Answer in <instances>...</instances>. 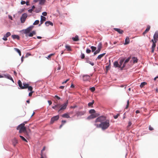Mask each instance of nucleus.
Returning a JSON list of instances; mask_svg holds the SVG:
<instances>
[{
	"label": "nucleus",
	"instance_id": "f257e3e1",
	"mask_svg": "<svg viewBox=\"0 0 158 158\" xmlns=\"http://www.w3.org/2000/svg\"><path fill=\"white\" fill-rule=\"evenodd\" d=\"M100 122L101 128L102 130H105L108 128L110 126V120L106 119V117L104 116H99L95 121V123Z\"/></svg>",
	"mask_w": 158,
	"mask_h": 158
},
{
	"label": "nucleus",
	"instance_id": "f03ea898",
	"mask_svg": "<svg viewBox=\"0 0 158 158\" xmlns=\"http://www.w3.org/2000/svg\"><path fill=\"white\" fill-rule=\"evenodd\" d=\"M17 129L19 130V133H21L23 132L27 133V131L26 130V128L24 126V123H21L17 127Z\"/></svg>",
	"mask_w": 158,
	"mask_h": 158
},
{
	"label": "nucleus",
	"instance_id": "7ed1b4c3",
	"mask_svg": "<svg viewBox=\"0 0 158 158\" xmlns=\"http://www.w3.org/2000/svg\"><path fill=\"white\" fill-rule=\"evenodd\" d=\"M34 26H31L27 27V29L23 30L22 31L23 33L25 34L26 36H27V35L30 33V31L32 30Z\"/></svg>",
	"mask_w": 158,
	"mask_h": 158
},
{
	"label": "nucleus",
	"instance_id": "20e7f679",
	"mask_svg": "<svg viewBox=\"0 0 158 158\" xmlns=\"http://www.w3.org/2000/svg\"><path fill=\"white\" fill-rule=\"evenodd\" d=\"M68 101L67 100L66 103H64L63 105L61 106V108H60L59 110H58V113H59L61 111L64 110H65L66 108V107L68 105Z\"/></svg>",
	"mask_w": 158,
	"mask_h": 158
},
{
	"label": "nucleus",
	"instance_id": "39448f33",
	"mask_svg": "<svg viewBox=\"0 0 158 158\" xmlns=\"http://www.w3.org/2000/svg\"><path fill=\"white\" fill-rule=\"evenodd\" d=\"M102 48V44L101 43H100L98 45V49H97V50H96L94 52V55H95L96 54L99 53L100 52Z\"/></svg>",
	"mask_w": 158,
	"mask_h": 158
},
{
	"label": "nucleus",
	"instance_id": "423d86ee",
	"mask_svg": "<svg viewBox=\"0 0 158 158\" xmlns=\"http://www.w3.org/2000/svg\"><path fill=\"white\" fill-rule=\"evenodd\" d=\"M59 116L58 115H57L51 118L50 121V123L52 124H53L55 121L59 119Z\"/></svg>",
	"mask_w": 158,
	"mask_h": 158
},
{
	"label": "nucleus",
	"instance_id": "0eeeda50",
	"mask_svg": "<svg viewBox=\"0 0 158 158\" xmlns=\"http://www.w3.org/2000/svg\"><path fill=\"white\" fill-rule=\"evenodd\" d=\"M27 17V15L26 13H24L23 14L20 19L22 23H24Z\"/></svg>",
	"mask_w": 158,
	"mask_h": 158
},
{
	"label": "nucleus",
	"instance_id": "6e6552de",
	"mask_svg": "<svg viewBox=\"0 0 158 158\" xmlns=\"http://www.w3.org/2000/svg\"><path fill=\"white\" fill-rule=\"evenodd\" d=\"M12 144L14 147H15L18 143V140L16 138H14L12 140Z\"/></svg>",
	"mask_w": 158,
	"mask_h": 158
},
{
	"label": "nucleus",
	"instance_id": "1a4fd4ad",
	"mask_svg": "<svg viewBox=\"0 0 158 158\" xmlns=\"http://www.w3.org/2000/svg\"><path fill=\"white\" fill-rule=\"evenodd\" d=\"M11 35L10 32H7L5 35H4L2 39L4 41H6L7 40V38L9 36Z\"/></svg>",
	"mask_w": 158,
	"mask_h": 158
},
{
	"label": "nucleus",
	"instance_id": "9d476101",
	"mask_svg": "<svg viewBox=\"0 0 158 158\" xmlns=\"http://www.w3.org/2000/svg\"><path fill=\"white\" fill-rule=\"evenodd\" d=\"M83 80L84 81H88L90 79V76L87 75H84L83 76Z\"/></svg>",
	"mask_w": 158,
	"mask_h": 158
},
{
	"label": "nucleus",
	"instance_id": "9b49d317",
	"mask_svg": "<svg viewBox=\"0 0 158 158\" xmlns=\"http://www.w3.org/2000/svg\"><path fill=\"white\" fill-rule=\"evenodd\" d=\"M46 20V18L45 17L43 16H41V20L40 21V23L39 24V26H41V25Z\"/></svg>",
	"mask_w": 158,
	"mask_h": 158
},
{
	"label": "nucleus",
	"instance_id": "f8f14e48",
	"mask_svg": "<svg viewBox=\"0 0 158 158\" xmlns=\"http://www.w3.org/2000/svg\"><path fill=\"white\" fill-rule=\"evenodd\" d=\"M130 59L131 57H129L125 61L122 67V69H123L125 67L127 63L128 62Z\"/></svg>",
	"mask_w": 158,
	"mask_h": 158
},
{
	"label": "nucleus",
	"instance_id": "ddd939ff",
	"mask_svg": "<svg viewBox=\"0 0 158 158\" xmlns=\"http://www.w3.org/2000/svg\"><path fill=\"white\" fill-rule=\"evenodd\" d=\"M114 30L118 32L120 34H122L123 32V31L120 29L117 28H114Z\"/></svg>",
	"mask_w": 158,
	"mask_h": 158
},
{
	"label": "nucleus",
	"instance_id": "4468645a",
	"mask_svg": "<svg viewBox=\"0 0 158 158\" xmlns=\"http://www.w3.org/2000/svg\"><path fill=\"white\" fill-rule=\"evenodd\" d=\"M96 117H97V116L95 114H91V115H89V116L87 117V119H90L95 118Z\"/></svg>",
	"mask_w": 158,
	"mask_h": 158
},
{
	"label": "nucleus",
	"instance_id": "2eb2a0df",
	"mask_svg": "<svg viewBox=\"0 0 158 158\" xmlns=\"http://www.w3.org/2000/svg\"><path fill=\"white\" fill-rule=\"evenodd\" d=\"M36 34V31H32L31 32H30L27 36V37H32L33 35H35Z\"/></svg>",
	"mask_w": 158,
	"mask_h": 158
},
{
	"label": "nucleus",
	"instance_id": "dca6fc26",
	"mask_svg": "<svg viewBox=\"0 0 158 158\" xmlns=\"http://www.w3.org/2000/svg\"><path fill=\"white\" fill-rule=\"evenodd\" d=\"M153 39L157 42L158 41V32H155L153 36Z\"/></svg>",
	"mask_w": 158,
	"mask_h": 158
},
{
	"label": "nucleus",
	"instance_id": "f3484780",
	"mask_svg": "<svg viewBox=\"0 0 158 158\" xmlns=\"http://www.w3.org/2000/svg\"><path fill=\"white\" fill-rule=\"evenodd\" d=\"M150 28V26L149 25H148L147 26V28L144 31V32L143 33V35H145L149 31Z\"/></svg>",
	"mask_w": 158,
	"mask_h": 158
},
{
	"label": "nucleus",
	"instance_id": "a211bd4d",
	"mask_svg": "<svg viewBox=\"0 0 158 158\" xmlns=\"http://www.w3.org/2000/svg\"><path fill=\"white\" fill-rule=\"evenodd\" d=\"M156 43H155L152 44V45L151 48V52L152 53H154V50L156 46Z\"/></svg>",
	"mask_w": 158,
	"mask_h": 158
},
{
	"label": "nucleus",
	"instance_id": "6ab92c4d",
	"mask_svg": "<svg viewBox=\"0 0 158 158\" xmlns=\"http://www.w3.org/2000/svg\"><path fill=\"white\" fill-rule=\"evenodd\" d=\"M114 66L115 67H118V68H121V65H119V64H118V61H115L114 62Z\"/></svg>",
	"mask_w": 158,
	"mask_h": 158
},
{
	"label": "nucleus",
	"instance_id": "aec40b11",
	"mask_svg": "<svg viewBox=\"0 0 158 158\" xmlns=\"http://www.w3.org/2000/svg\"><path fill=\"white\" fill-rule=\"evenodd\" d=\"M45 24L47 26H48L49 25L53 26V23L50 21H47L45 22Z\"/></svg>",
	"mask_w": 158,
	"mask_h": 158
},
{
	"label": "nucleus",
	"instance_id": "412c9836",
	"mask_svg": "<svg viewBox=\"0 0 158 158\" xmlns=\"http://www.w3.org/2000/svg\"><path fill=\"white\" fill-rule=\"evenodd\" d=\"M106 53H103V54H101L100 55H99L97 58L96 59V60H100L101 59L102 57L103 56H104V55H105Z\"/></svg>",
	"mask_w": 158,
	"mask_h": 158
},
{
	"label": "nucleus",
	"instance_id": "4be33fe9",
	"mask_svg": "<svg viewBox=\"0 0 158 158\" xmlns=\"http://www.w3.org/2000/svg\"><path fill=\"white\" fill-rule=\"evenodd\" d=\"M85 113V112L84 111H81L78 112L77 114L78 116H81L83 115Z\"/></svg>",
	"mask_w": 158,
	"mask_h": 158
},
{
	"label": "nucleus",
	"instance_id": "5701e85b",
	"mask_svg": "<svg viewBox=\"0 0 158 158\" xmlns=\"http://www.w3.org/2000/svg\"><path fill=\"white\" fill-rule=\"evenodd\" d=\"M62 116L63 118H70L69 115L68 113H65L62 115Z\"/></svg>",
	"mask_w": 158,
	"mask_h": 158
},
{
	"label": "nucleus",
	"instance_id": "b1692460",
	"mask_svg": "<svg viewBox=\"0 0 158 158\" xmlns=\"http://www.w3.org/2000/svg\"><path fill=\"white\" fill-rule=\"evenodd\" d=\"M23 86L22 89H27V87H28V86H29L28 84H27L26 83H23Z\"/></svg>",
	"mask_w": 158,
	"mask_h": 158
},
{
	"label": "nucleus",
	"instance_id": "393cba45",
	"mask_svg": "<svg viewBox=\"0 0 158 158\" xmlns=\"http://www.w3.org/2000/svg\"><path fill=\"white\" fill-rule=\"evenodd\" d=\"M12 37L13 38V39H17L18 40L19 39V35H12Z\"/></svg>",
	"mask_w": 158,
	"mask_h": 158
},
{
	"label": "nucleus",
	"instance_id": "a878e982",
	"mask_svg": "<svg viewBox=\"0 0 158 158\" xmlns=\"http://www.w3.org/2000/svg\"><path fill=\"white\" fill-rule=\"evenodd\" d=\"M72 40H73V41H77L79 40V39L78 38V35H76L75 37L72 38Z\"/></svg>",
	"mask_w": 158,
	"mask_h": 158
},
{
	"label": "nucleus",
	"instance_id": "bb28decb",
	"mask_svg": "<svg viewBox=\"0 0 158 158\" xmlns=\"http://www.w3.org/2000/svg\"><path fill=\"white\" fill-rule=\"evenodd\" d=\"M5 77L11 80L13 82H14V80L13 79V78H12V77H11V76L10 75H8L6 76H5Z\"/></svg>",
	"mask_w": 158,
	"mask_h": 158
},
{
	"label": "nucleus",
	"instance_id": "cd10ccee",
	"mask_svg": "<svg viewBox=\"0 0 158 158\" xmlns=\"http://www.w3.org/2000/svg\"><path fill=\"white\" fill-rule=\"evenodd\" d=\"M130 42V39L129 37H127L125 40V44H128Z\"/></svg>",
	"mask_w": 158,
	"mask_h": 158
},
{
	"label": "nucleus",
	"instance_id": "c85d7f7f",
	"mask_svg": "<svg viewBox=\"0 0 158 158\" xmlns=\"http://www.w3.org/2000/svg\"><path fill=\"white\" fill-rule=\"evenodd\" d=\"M132 59L134 63H135L137 62L138 59L136 57H133L132 58Z\"/></svg>",
	"mask_w": 158,
	"mask_h": 158
},
{
	"label": "nucleus",
	"instance_id": "c756f323",
	"mask_svg": "<svg viewBox=\"0 0 158 158\" xmlns=\"http://www.w3.org/2000/svg\"><path fill=\"white\" fill-rule=\"evenodd\" d=\"M18 83L19 87L21 89H22V88L23 87V86L22 85L21 81L20 80H19L18 81Z\"/></svg>",
	"mask_w": 158,
	"mask_h": 158
},
{
	"label": "nucleus",
	"instance_id": "7c9ffc66",
	"mask_svg": "<svg viewBox=\"0 0 158 158\" xmlns=\"http://www.w3.org/2000/svg\"><path fill=\"white\" fill-rule=\"evenodd\" d=\"M14 50L19 54L20 56H21V52L19 49L15 48H14Z\"/></svg>",
	"mask_w": 158,
	"mask_h": 158
},
{
	"label": "nucleus",
	"instance_id": "2f4dec72",
	"mask_svg": "<svg viewBox=\"0 0 158 158\" xmlns=\"http://www.w3.org/2000/svg\"><path fill=\"white\" fill-rule=\"evenodd\" d=\"M147 83L145 82H143L141 83L140 86L141 88L143 87L144 85H147Z\"/></svg>",
	"mask_w": 158,
	"mask_h": 158
},
{
	"label": "nucleus",
	"instance_id": "473e14b6",
	"mask_svg": "<svg viewBox=\"0 0 158 158\" xmlns=\"http://www.w3.org/2000/svg\"><path fill=\"white\" fill-rule=\"evenodd\" d=\"M65 47L68 51H70L71 50L70 47L69 46L66 45Z\"/></svg>",
	"mask_w": 158,
	"mask_h": 158
},
{
	"label": "nucleus",
	"instance_id": "72a5a7b5",
	"mask_svg": "<svg viewBox=\"0 0 158 158\" xmlns=\"http://www.w3.org/2000/svg\"><path fill=\"white\" fill-rule=\"evenodd\" d=\"M94 124V125L97 128H101V123L99 124H97L96 123Z\"/></svg>",
	"mask_w": 158,
	"mask_h": 158
},
{
	"label": "nucleus",
	"instance_id": "f704fd0d",
	"mask_svg": "<svg viewBox=\"0 0 158 158\" xmlns=\"http://www.w3.org/2000/svg\"><path fill=\"white\" fill-rule=\"evenodd\" d=\"M19 137L23 140L27 142V141L23 136L21 135H20Z\"/></svg>",
	"mask_w": 158,
	"mask_h": 158
},
{
	"label": "nucleus",
	"instance_id": "c9c22d12",
	"mask_svg": "<svg viewBox=\"0 0 158 158\" xmlns=\"http://www.w3.org/2000/svg\"><path fill=\"white\" fill-rule=\"evenodd\" d=\"M89 113L92 114H93L95 112V111L94 109H91L89 111Z\"/></svg>",
	"mask_w": 158,
	"mask_h": 158
},
{
	"label": "nucleus",
	"instance_id": "e433bc0d",
	"mask_svg": "<svg viewBox=\"0 0 158 158\" xmlns=\"http://www.w3.org/2000/svg\"><path fill=\"white\" fill-rule=\"evenodd\" d=\"M94 100H93L92 101V102H89L88 103V105L89 106H92L94 104Z\"/></svg>",
	"mask_w": 158,
	"mask_h": 158
},
{
	"label": "nucleus",
	"instance_id": "4c0bfd02",
	"mask_svg": "<svg viewBox=\"0 0 158 158\" xmlns=\"http://www.w3.org/2000/svg\"><path fill=\"white\" fill-rule=\"evenodd\" d=\"M59 106V104H57L55 105L54 106H53L52 107V108L57 110V109H56V107H58Z\"/></svg>",
	"mask_w": 158,
	"mask_h": 158
},
{
	"label": "nucleus",
	"instance_id": "58836bf2",
	"mask_svg": "<svg viewBox=\"0 0 158 158\" xmlns=\"http://www.w3.org/2000/svg\"><path fill=\"white\" fill-rule=\"evenodd\" d=\"M29 91H31V92H32L33 88L31 86H28V87L27 88Z\"/></svg>",
	"mask_w": 158,
	"mask_h": 158
},
{
	"label": "nucleus",
	"instance_id": "ea45409f",
	"mask_svg": "<svg viewBox=\"0 0 158 158\" xmlns=\"http://www.w3.org/2000/svg\"><path fill=\"white\" fill-rule=\"evenodd\" d=\"M45 147H44L43 148V149L41 151V156H42V155H43V152L44 151L45 149Z\"/></svg>",
	"mask_w": 158,
	"mask_h": 158
},
{
	"label": "nucleus",
	"instance_id": "a19ab883",
	"mask_svg": "<svg viewBox=\"0 0 158 158\" xmlns=\"http://www.w3.org/2000/svg\"><path fill=\"white\" fill-rule=\"evenodd\" d=\"M91 48L92 49V52H93L96 50V48L95 47L92 46L91 47Z\"/></svg>",
	"mask_w": 158,
	"mask_h": 158
},
{
	"label": "nucleus",
	"instance_id": "79ce46f5",
	"mask_svg": "<svg viewBox=\"0 0 158 158\" xmlns=\"http://www.w3.org/2000/svg\"><path fill=\"white\" fill-rule=\"evenodd\" d=\"M39 23V20H36L35 21V22L33 23V24L34 25H36L38 24Z\"/></svg>",
	"mask_w": 158,
	"mask_h": 158
},
{
	"label": "nucleus",
	"instance_id": "37998d69",
	"mask_svg": "<svg viewBox=\"0 0 158 158\" xmlns=\"http://www.w3.org/2000/svg\"><path fill=\"white\" fill-rule=\"evenodd\" d=\"M123 61H124V60H120V63H119V65H121V68H121V69L122 68V67H121V66L123 63Z\"/></svg>",
	"mask_w": 158,
	"mask_h": 158
},
{
	"label": "nucleus",
	"instance_id": "c03bdc74",
	"mask_svg": "<svg viewBox=\"0 0 158 158\" xmlns=\"http://www.w3.org/2000/svg\"><path fill=\"white\" fill-rule=\"evenodd\" d=\"M95 88L93 87L90 88V90L92 92H94L95 90Z\"/></svg>",
	"mask_w": 158,
	"mask_h": 158
},
{
	"label": "nucleus",
	"instance_id": "a18cd8bd",
	"mask_svg": "<svg viewBox=\"0 0 158 158\" xmlns=\"http://www.w3.org/2000/svg\"><path fill=\"white\" fill-rule=\"evenodd\" d=\"M91 50L89 48H87L86 50V52L87 53H89L91 52Z\"/></svg>",
	"mask_w": 158,
	"mask_h": 158
},
{
	"label": "nucleus",
	"instance_id": "49530a36",
	"mask_svg": "<svg viewBox=\"0 0 158 158\" xmlns=\"http://www.w3.org/2000/svg\"><path fill=\"white\" fill-rule=\"evenodd\" d=\"M129 100H128V101L127 102V105L126 106L125 108L126 109H127L129 107Z\"/></svg>",
	"mask_w": 158,
	"mask_h": 158
},
{
	"label": "nucleus",
	"instance_id": "de8ad7c7",
	"mask_svg": "<svg viewBox=\"0 0 158 158\" xmlns=\"http://www.w3.org/2000/svg\"><path fill=\"white\" fill-rule=\"evenodd\" d=\"M85 54L83 53H81V59H84L85 58Z\"/></svg>",
	"mask_w": 158,
	"mask_h": 158
},
{
	"label": "nucleus",
	"instance_id": "09e8293b",
	"mask_svg": "<svg viewBox=\"0 0 158 158\" xmlns=\"http://www.w3.org/2000/svg\"><path fill=\"white\" fill-rule=\"evenodd\" d=\"M42 14L44 16H46L47 15V13L46 12H44L42 13Z\"/></svg>",
	"mask_w": 158,
	"mask_h": 158
},
{
	"label": "nucleus",
	"instance_id": "8fccbe9b",
	"mask_svg": "<svg viewBox=\"0 0 158 158\" xmlns=\"http://www.w3.org/2000/svg\"><path fill=\"white\" fill-rule=\"evenodd\" d=\"M149 129L150 131H152L153 130V128L151 125H150L149 127Z\"/></svg>",
	"mask_w": 158,
	"mask_h": 158
},
{
	"label": "nucleus",
	"instance_id": "3c124183",
	"mask_svg": "<svg viewBox=\"0 0 158 158\" xmlns=\"http://www.w3.org/2000/svg\"><path fill=\"white\" fill-rule=\"evenodd\" d=\"M87 62L89 63L92 66L94 65V63H92L91 61H90L89 60L87 61Z\"/></svg>",
	"mask_w": 158,
	"mask_h": 158
},
{
	"label": "nucleus",
	"instance_id": "603ef678",
	"mask_svg": "<svg viewBox=\"0 0 158 158\" xmlns=\"http://www.w3.org/2000/svg\"><path fill=\"white\" fill-rule=\"evenodd\" d=\"M119 115V114H117L116 115L114 116V118H115V119L117 118L118 117Z\"/></svg>",
	"mask_w": 158,
	"mask_h": 158
},
{
	"label": "nucleus",
	"instance_id": "864d4df0",
	"mask_svg": "<svg viewBox=\"0 0 158 158\" xmlns=\"http://www.w3.org/2000/svg\"><path fill=\"white\" fill-rule=\"evenodd\" d=\"M69 80V79H67L65 81L63 82H62V84H63L64 83H66L67 82V81H68Z\"/></svg>",
	"mask_w": 158,
	"mask_h": 158
},
{
	"label": "nucleus",
	"instance_id": "5fc2aeb1",
	"mask_svg": "<svg viewBox=\"0 0 158 158\" xmlns=\"http://www.w3.org/2000/svg\"><path fill=\"white\" fill-rule=\"evenodd\" d=\"M151 41L153 43L157 42V41H156V40H155L154 39H152Z\"/></svg>",
	"mask_w": 158,
	"mask_h": 158
},
{
	"label": "nucleus",
	"instance_id": "6e6d98bb",
	"mask_svg": "<svg viewBox=\"0 0 158 158\" xmlns=\"http://www.w3.org/2000/svg\"><path fill=\"white\" fill-rule=\"evenodd\" d=\"M33 92H34L32 91L30 93H29V96L30 97H31L32 96V93H33Z\"/></svg>",
	"mask_w": 158,
	"mask_h": 158
},
{
	"label": "nucleus",
	"instance_id": "4d7b16f0",
	"mask_svg": "<svg viewBox=\"0 0 158 158\" xmlns=\"http://www.w3.org/2000/svg\"><path fill=\"white\" fill-rule=\"evenodd\" d=\"M54 98H56L58 100H59L60 99V98L57 95H55L54 97Z\"/></svg>",
	"mask_w": 158,
	"mask_h": 158
},
{
	"label": "nucleus",
	"instance_id": "13d9d810",
	"mask_svg": "<svg viewBox=\"0 0 158 158\" xmlns=\"http://www.w3.org/2000/svg\"><path fill=\"white\" fill-rule=\"evenodd\" d=\"M45 2V0H41L40 1V4H43Z\"/></svg>",
	"mask_w": 158,
	"mask_h": 158
},
{
	"label": "nucleus",
	"instance_id": "bf43d9fd",
	"mask_svg": "<svg viewBox=\"0 0 158 158\" xmlns=\"http://www.w3.org/2000/svg\"><path fill=\"white\" fill-rule=\"evenodd\" d=\"M26 3V2L24 1H22L21 2V3L22 5H23Z\"/></svg>",
	"mask_w": 158,
	"mask_h": 158
},
{
	"label": "nucleus",
	"instance_id": "052dcab7",
	"mask_svg": "<svg viewBox=\"0 0 158 158\" xmlns=\"http://www.w3.org/2000/svg\"><path fill=\"white\" fill-rule=\"evenodd\" d=\"M48 102L49 105H50L52 104V102L51 101L49 100L48 101Z\"/></svg>",
	"mask_w": 158,
	"mask_h": 158
},
{
	"label": "nucleus",
	"instance_id": "680f3d73",
	"mask_svg": "<svg viewBox=\"0 0 158 158\" xmlns=\"http://www.w3.org/2000/svg\"><path fill=\"white\" fill-rule=\"evenodd\" d=\"M33 11V10L32 9H29L28 10V12L29 13H32V11Z\"/></svg>",
	"mask_w": 158,
	"mask_h": 158
},
{
	"label": "nucleus",
	"instance_id": "e2e57ef3",
	"mask_svg": "<svg viewBox=\"0 0 158 158\" xmlns=\"http://www.w3.org/2000/svg\"><path fill=\"white\" fill-rule=\"evenodd\" d=\"M62 124H63V125L64 123H66V121L65 120H62Z\"/></svg>",
	"mask_w": 158,
	"mask_h": 158
},
{
	"label": "nucleus",
	"instance_id": "0e129e2a",
	"mask_svg": "<svg viewBox=\"0 0 158 158\" xmlns=\"http://www.w3.org/2000/svg\"><path fill=\"white\" fill-rule=\"evenodd\" d=\"M26 5H27V6H28L29 5V1H27L26 2Z\"/></svg>",
	"mask_w": 158,
	"mask_h": 158
},
{
	"label": "nucleus",
	"instance_id": "69168bd1",
	"mask_svg": "<svg viewBox=\"0 0 158 158\" xmlns=\"http://www.w3.org/2000/svg\"><path fill=\"white\" fill-rule=\"evenodd\" d=\"M64 86H61L59 87V88L61 89H63L64 88Z\"/></svg>",
	"mask_w": 158,
	"mask_h": 158
},
{
	"label": "nucleus",
	"instance_id": "338daca9",
	"mask_svg": "<svg viewBox=\"0 0 158 158\" xmlns=\"http://www.w3.org/2000/svg\"><path fill=\"white\" fill-rule=\"evenodd\" d=\"M131 122H129V123H128V127H130L131 126Z\"/></svg>",
	"mask_w": 158,
	"mask_h": 158
},
{
	"label": "nucleus",
	"instance_id": "774afa93",
	"mask_svg": "<svg viewBox=\"0 0 158 158\" xmlns=\"http://www.w3.org/2000/svg\"><path fill=\"white\" fill-rule=\"evenodd\" d=\"M74 85L73 84H72V85H71V87L73 88H74Z\"/></svg>",
	"mask_w": 158,
	"mask_h": 158
}]
</instances>
